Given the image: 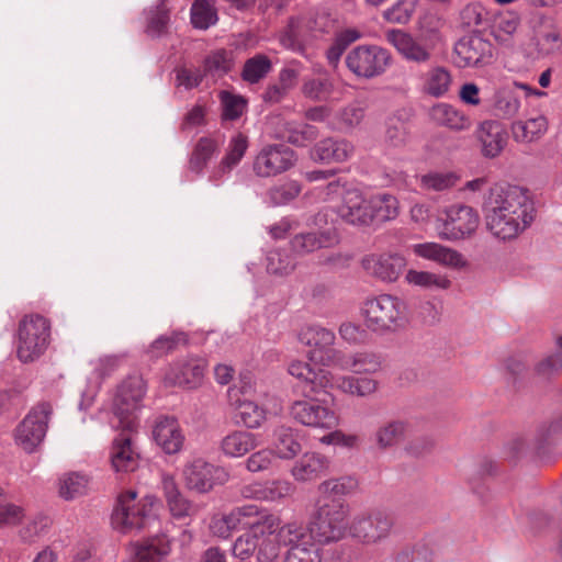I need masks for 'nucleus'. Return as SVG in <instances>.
Here are the masks:
<instances>
[{
	"instance_id": "nucleus-64",
	"label": "nucleus",
	"mask_w": 562,
	"mask_h": 562,
	"mask_svg": "<svg viewBox=\"0 0 562 562\" xmlns=\"http://www.w3.org/2000/svg\"><path fill=\"white\" fill-rule=\"evenodd\" d=\"M339 337L351 346L366 344L368 340L367 330L359 324L344 322L338 327Z\"/></svg>"
},
{
	"instance_id": "nucleus-3",
	"label": "nucleus",
	"mask_w": 562,
	"mask_h": 562,
	"mask_svg": "<svg viewBox=\"0 0 562 562\" xmlns=\"http://www.w3.org/2000/svg\"><path fill=\"white\" fill-rule=\"evenodd\" d=\"M158 505L159 501L154 495H146L137 501L135 491H125L117 497L111 516L112 526L122 533L144 529L156 520Z\"/></svg>"
},
{
	"instance_id": "nucleus-18",
	"label": "nucleus",
	"mask_w": 562,
	"mask_h": 562,
	"mask_svg": "<svg viewBox=\"0 0 562 562\" xmlns=\"http://www.w3.org/2000/svg\"><path fill=\"white\" fill-rule=\"evenodd\" d=\"M338 216L348 224L367 226L372 223L370 215V199L367 200L362 192L350 187L344 195V200L337 210Z\"/></svg>"
},
{
	"instance_id": "nucleus-25",
	"label": "nucleus",
	"mask_w": 562,
	"mask_h": 562,
	"mask_svg": "<svg viewBox=\"0 0 562 562\" xmlns=\"http://www.w3.org/2000/svg\"><path fill=\"white\" fill-rule=\"evenodd\" d=\"M476 133L482 146V154L487 158L497 157L507 144V132L497 121H484L480 124Z\"/></svg>"
},
{
	"instance_id": "nucleus-20",
	"label": "nucleus",
	"mask_w": 562,
	"mask_h": 562,
	"mask_svg": "<svg viewBox=\"0 0 562 562\" xmlns=\"http://www.w3.org/2000/svg\"><path fill=\"white\" fill-rule=\"evenodd\" d=\"M160 488L162 491L167 507L176 519L195 516L200 507L188 499L180 491L175 477L168 473L161 474Z\"/></svg>"
},
{
	"instance_id": "nucleus-13",
	"label": "nucleus",
	"mask_w": 562,
	"mask_h": 562,
	"mask_svg": "<svg viewBox=\"0 0 562 562\" xmlns=\"http://www.w3.org/2000/svg\"><path fill=\"white\" fill-rule=\"evenodd\" d=\"M441 237L456 241L471 237L477 229L480 217L477 212L469 205L453 204L445 207L441 217Z\"/></svg>"
},
{
	"instance_id": "nucleus-50",
	"label": "nucleus",
	"mask_w": 562,
	"mask_h": 562,
	"mask_svg": "<svg viewBox=\"0 0 562 562\" xmlns=\"http://www.w3.org/2000/svg\"><path fill=\"white\" fill-rule=\"evenodd\" d=\"M237 416L240 423L250 429H256L261 426L266 419V411L256 402L250 400H243L237 405Z\"/></svg>"
},
{
	"instance_id": "nucleus-34",
	"label": "nucleus",
	"mask_w": 562,
	"mask_h": 562,
	"mask_svg": "<svg viewBox=\"0 0 562 562\" xmlns=\"http://www.w3.org/2000/svg\"><path fill=\"white\" fill-rule=\"evenodd\" d=\"M335 91V82L326 72H318L316 76H307L301 86L302 95L314 102L328 101Z\"/></svg>"
},
{
	"instance_id": "nucleus-1",
	"label": "nucleus",
	"mask_w": 562,
	"mask_h": 562,
	"mask_svg": "<svg viewBox=\"0 0 562 562\" xmlns=\"http://www.w3.org/2000/svg\"><path fill=\"white\" fill-rule=\"evenodd\" d=\"M288 372L301 383L304 394L311 397L293 402L290 414L297 423L308 427L329 429L338 425L336 413L313 398L327 389H337L352 396L364 397L375 393L379 387V382L370 376L334 374L324 368L314 369L308 362L301 360L292 361Z\"/></svg>"
},
{
	"instance_id": "nucleus-42",
	"label": "nucleus",
	"mask_w": 562,
	"mask_h": 562,
	"mask_svg": "<svg viewBox=\"0 0 562 562\" xmlns=\"http://www.w3.org/2000/svg\"><path fill=\"white\" fill-rule=\"evenodd\" d=\"M491 109L496 116L514 117L520 109V100L508 89H497L491 99Z\"/></svg>"
},
{
	"instance_id": "nucleus-39",
	"label": "nucleus",
	"mask_w": 562,
	"mask_h": 562,
	"mask_svg": "<svg viewBox=\"0 0 562 562\" xmlns=\"http://www.w3.org/2000/svg\"><path fill=\"white\" fill-rule=\"evenodd\" d=\"M370 215H372V222L391 221L398 214V201L392 194H375L370 198Z\"/></svg>"
},
{
	"instance_id": "nucleus-15",
	"label": "nucleus",
	"mask_w": 562,
	"mask_h": 562,
	"mask_svg": "<svg viewBox=\"0 0 562 562\" xmlns=\"http://www.w3.org/2000/svg\"><path fill=\"white\" fill-rule=\"evenodd\" d=\"M361 267L371 278L393 283L403 274L406 259L397 252H372L362 257Z\"/></svg>"
},
{
	"instance_id": "nucleus-35",
	"label": "nucleus",
	"mask_w": 562,
	"mask_h": 562,
	"mask_svg": "<svg viewBox=\"0 0 562 562\" xmlns=\"http://www.w3.org/2000/svg\"><path fill=\"white\" fill-rule=\"evenodd\" d=\"M409 431L407 422L395 419L381 425L374 432V442L381 450L396 447Z\"/></svg>"
},
{
	"instance_id": "nucleus-43",
	"label": "nucleus",
	"mask_w": 562,
	"mask_h": 562,
	"mask_svg": "<svg viewBox=\"0 0 562 562\" xmlns=\"http://www.w3.org/2000/svg\"><path fill=\"white\" fill-rule=\"evenodd\" d=\"M89 476L80 472H70L59 479V495L66 501L85 495L89 488Z\"/></svg>"
},
{
	"instance_id": "nucleus-55",
	"label": "nucleus",
	"mask_w": 562,
	"mask_h": 562,
	"mask_svg": "<svg viewBox=\"0 0 562 562\" xmlns=\"http://www.w3.org/2000/svg\"><path fill=\"white\" fill-rule=\"evenodd\" d=\"M222 105V119L225 121H235L239 119L246 110L247 102L241 95L229 91L220 92Z\"/></svg>"
},
{
	"instance_id": "nucleus-12",
	"label": "nucleus",
	"mask_w": 562,
	"mask_h": 562,
	"mask_svg": "<svg viewBox=\"0 0 562 562\" xmlns=\"http://www.w3.org/2000/svg\"><path fill=\"white\" fill-rule=\"evenodd\" d=\"M182 479L189 491L206 494L215 485L226 483L228 473L223 468L214 465L203 458H194L184 464Z\"/></svg>"
},
{
	"instance_id": "nucleus-21",
	"label": "nucleus",
	"mask_w": 562,
	"mask_h": 562,
	"mask_svg": "<svg viewBox=\"0 0 562 562\" xmlns=\"http://www.w3.org/2000/svg\"><path fill=\"white\" fill-rule=\"evenodd\" d=\"M153 438L166 453H178L184 443V435L175 417H158L153 427Z\"/></svg>"
},
{
	"instance_id": "nucleus-57",
	"label": "nucleus",
	"mask_w": 562,
	"mask_h": 562,
	"mask_svg": "<svg viewBox=\"0 0 562 562\" xmlns=\"http://www.w3.org/2000/svg\"><path fill=\"white\" fill-rule=\"evenodd\" d=\"M520 24L519 15L513 11H508L499 15L495 29L494 37L502 44H509V38L517 31Z\"/></svg>"
},
{
	"instance_id": "nucleus-33",
	"label": "nucleus",
	"mask_w": 562,
	"mask_h": 562,
	"mask_svg": "<svg viewBox=\"0 0 562 562\" xmlns=\"http://www.w3.org/2000/svg\"><path fill=\"white\" fill-rule=\"evenodd\" d=\"M257 446V435L246 430H233L222 438L220 448L227 458H240Z\"/></svg>"
},
{
	"instance_id": "nucleus-5",
	"label": "nucleus",
	"mask_w": 562,
	"mask_h": 562,
	"mask_svg": "<svg viewBox=\"0 0 562 562\" xmlns=\"http://www.w3.org/2000/svg\"><path fill=\"white\" fill-rule=\"evenodd\" d=\"M361 313L367 327L380 334L403 328L408 319L406 303L391 294L367 299L361 307Z\"/></svg>"
},
{
	"instance_id": "nucleus-31",
	"label": "nucleus",
	"mask_w": 562,
	"mask_h": 562,
	"mask_svg": "<svg viewBox=\"0 0 562 562\" xmlns=\"http://www.w3.org/2000/svg\"><path fill=\"white\" fill-rule=\"evenodd\" d=\"M339 238L335 229H327L321 233H301L291 240L292 249L301 255L327 248L336 245Z\"/></svg>"
},
{
	"instance_id": "nucleus-6",
	"label": "nucleus",
	"mask_w": 562,
	"mask_h": 562,
	"mask_svg": "<svg viewBox=\"0 0 562 562\" xmlns=\"http://www.w3.org/2000/svg\"><path fill=\"white\" fill-rule=\"evenodd\" d=\"M350 516L348 503H316L310 519V536L313 541L329 544L345 538Z\"/></svg>"
},
{
	"instance_id": "nucleus-37",
	"label": "nucleus",
	"mask_w": 562,
	"mask_h": 562,
	"mask_svg": "<svg viewBox=\"0 0 562 562\" xmlns=\"http://www.w3.org/2000/svg\"><path fill=\"white\" fill-rule=\"evenodd\" d=\"M276 529L260 528L258 533L256 560L257 562H277L280 557L281 544L274 535Z\"/></svg>"
},
{
	"instance_id": "nucleus-63",
	"label": "nucleus",
	"mask_w": 562,
	"mask_h": 562,
	"mask_svg": "<svg viewBox=\"0 0 562 562\" xmlns=\"http://www.w3.org/2000/svg\"><path fill=\"white\" fill-rule=\"evenodd\" d=\"M315 541L289 549L284 562H321Z\"/></svg>"
},
{
	"instance_id": "nucleus-40",
	"label": "nucleus",
	"mask_w": 562,
	"mask_h": 562,
	"mask_svg": "<svg viewBox=\"0 0 562 562\" xmlns=\"http://www.w3.org/2000/svg\"><path fill=\"white\" fill-rule=\"evenodd\" d=\"M147 25L146 33L150 37H160L168 32L170 21V9L166 1H159L155 7L150 8L146 13Z\"/></svg>"
},
{
	"instance_id": "nucleus-4",
	"label": "nucleus",
	"mask_w": 562,
	"mask_h": 562,
	"mask_svg": "<svg viewBox=\"0 0 562 562\" xmlns=\"http://www.w3.org/2000/svg\"><path fill=\"white\" fill-rule=\"evenodd\" d=\"M50 322L45 316L38 313L23 315L14 336L16 358L22 363L41 358L50 344Z\"/></svg>"
},
{
	"instance_id": "nucleus-29",
	"label": "nucleus",
	"mask_w": 562,
	"mask_h": 562,
	"mask_svg": "<svg viewBox=\"0 0 562 562\" xmlns=\"http://www.w3.org/2000/svg\"><path fill=\"white\" fill-rule=\"evenodd\" d=\"M353 153V146L345 139L326 138L318 142L311 151L315 161L325 164L342 162Z\"/></svg>"
},
{
	"instance_id": "nucleus-17",
	"label": "nucleus",
	"mask_w": 562,
	"mask_h": 562,
	"mask_svg": "<svg viewBox=\"0 0 562 562\" xmlns=\"http://www.w3.org/2000/svg\"><path fill=\"white\" fill-rule=\"evenodd\" d=\"M456 64L459 67H482L493 59L492 44L480 35H469L454 46Z\"/></svg>"
},
{
	"instance_id": "nucleus-59",
	"label": "nucleus",
	"mask_w": 562,
	"mask_h": 562,
	"mask_svg": "<svg viewBox=\"0 0 562 562\" xmlns=\"http://www.w3.org/2000/svg\"><path fill=\"white\" fill-rule=\"evenodd\" d=\"M248 148V137L241 133L235 134L228 142L225 156L222 158L226 166L235 168Z\"/></svg>"
},
{
	"instance_id": "nucleus-30",
	"label": "nucleus",
	"mask_w": 562,
	"mask_h": 562,
	"mask_svg": "<svg viewBox=\"0 0 562 562\" xmlns=\"http://www.w3.org/2000/svg\"><path fill=\"white\" fill-rule=\"evenodd\" d=\"M430 120L442 127L453 131H465L471 127V119L449 103H437L429 111Z\"/></svg>"
},
{
	"instance_id": "nucleus-45",
	"label": "nucleus",
	"mask_w": 562,
	"mask_h": 562,
	"mask_svg": "<svg viewBox=\"0 0 562 562\" xmlns=\"http://www.w3.org/2000/svg\"><path fill=\"white\" fill-rule=\"evenodd\" d=\"M418 181L422 190L443 192L456 187L459 176L452 171H429L419 176Z\"/></svg>"
},
{
	"instance_id": "nucleus-38",
	"label": "nucleus",
	"mask_w": 562,
	"mask_h": 562,
	"mask_svg": "<svg viewBox=\"0 0 562 562\" xmlns=\"http://www.w3.org/2000/svg\"><path fill=\"white\" fill-rule=\"evenodd\" d=\"M217 149L218 145L214 139L201 137L189 159V170L201 176Z\"/></svg>"
},
{
	"instance_id": "nucleus-56",
	"label": "nucleus",
	"mask_w": 562,
	"mask_h": 562,
	"mask_svg": "<svg viewBox=\"0 0 562 562\" xmlns=\"http://www.w3.org/2000/svg\"><path fill=\"white\" fill-rule=\"evenodd\" d=\"M232 63L226 50H215L211 53L203 64L204 76L222 77L231 70Z\"/></svg>"
},
{
	"instance_id": "nucleus-52",
	"label": "nucleus",
	"mask_w": 562,
	"mask_h": 562,
	"mask_svg": "<svg viewBox=\"0 0 562 562\" xmlns=\"http://www.w3.org/2000/svg\"><path fill=\"white\" fill-rule=\"evenodd\" d=\"M296 267V261L288 250L274 249L267 256V271L276 276H286Z\"/></svg>"
},
{
	"instance_id": "nucleus-24",
	"label": "nucleus",
	"mask_w": 562,
	"mask_h": 562,
	"mask_svg": "<svg viewBox=\"0 0 562 562\" xmlns=\"http://www.w3.org/2000/svg\"><path fill=\"white\" fill-rule=\"evenodd\" d=\"M330 460L317 452H305L291 468V475L297 482H311L326 474Z\"/></svg>"
},
{
	"instance_id": "nucleus-22",
	"label": "nucleus",
	"mask_w": 562,
	"mask_h": 562,
	"mask_svg": "<svg viewBox=\"0 0 562 562\" xmlns=\"http://www.w3.org/2000/svg\"><path fill=\"white\" fill-rule=\"evenodd\" d=\"M334 367L353 374H375L382 369V358L369 350L349 353L341 350Z\"/></svg>"
},
{
	"instance_id": "nucleus-36",
	"label": "nucleus",
	"mask_w": 562,
	"mask_h": 562,
	"mask_svg": "<svg viewBox=\"0 0 562 562\" xmlns=\"http://www.w3.org/2000/svg\"><path fill=\"white\" fill-rule=\"evenodd\" d=\"M548 130L546 116L538 115L527 121H516L512 124L513 138L517 143H532L539 139Z\"/></svg>"
},
{
	"instance_id": "nucleus-8",
	"label": "nucleus",
	"mask_w": 562,
	"mask_h": 562,
	"mask_svg": "<svg viewBox=\"0 0 562 562\" xmlns=\"http://www.w3.org/2000/svg\"><path fill=\"white\" fill-rule=\"evenodd\" d=\"M395 519L391 512L373 508L356 515L349 526L350 536L363 544H378L389 538Z\"/></svg>"
},
{
	"instance_id": "nucleus-53",
	"label": "nucleus",
	"mask_w": 562,
	"mask_h": 562,
	"mask_svg": "<svg viewBox=\"0 0 562 562\" xmlns=\"http://www.w3.org/2000/svg\"><path fill=\"white\" fill-rule=\"evenodd\" d=\"M366 115V108L359 101H353L341 108L337 114L336 120L340 128L349 131L353 130L361 124Z\"/></svg>"
},
{
	"instance_id": "nucleus-26",
	"label": "nucleus",
	"mask_w": 562,
	"mask_h": 562,
	"mask_svg": "<svg viewBox=\"0 0 562 562\" xmlns=\"http://www.w3.org/2000/svg\"><path fill=\"white\" fill-rule=\"evenodd\" d=\"M295 491L294 485L286 480H274L266 483H254L245 486L241 494L246 498L265 502H278L291 496Z\"/></svg>"
},
{
	"instance_id": "nucleus-41",
	"label": "nucleus",
	"mask_w": 562,
	"mask_h": 562,
	"mask_svg": "<svg viewBox=\"0 0 562 562\" xmlns=\"http://www.w3.org/2000/svg\"><path fill=\"white\" fill-rule=\"evenodd\" d=\"M274 535L280 544L289 547V549L313 541V538L310 536V522L306 527L297 522H288L283 526L279 525Z\"/></svg>"
},
{
	"instance_id": "nucleus-19",
	"label": "nucleus",
	"mask_w": 562,
	"mask_h": 562,
	"mask_svg": "<svg viewBox=\"0 0 562 562\" xmlns=\"http://www.w3.org/2000/svg\"><path fill=\"white\" fill-rule=\"evenodd\" d=\"M206 362L202 358L190 357L173 363L166 381L172 385L194 389L202 383Z\"/></svg>"
},
{
	"instance_id": "nucleus-11",
	"label": "nucleus",
	"mask_w": 562,
	"mask_h": 562,
	"mask_svg": "<svg viewBox=\"0 0 562 562\" xmlns=\"http://www.w3.org/2000/svg\"><path fill=\"white\" fill-rule=\"evenodd\" d=\"M299 341L308 347L307 358L323 367H334L340 349L334 348L336 335L331 329L318 324L306 325L299 331Z\"/></svg>"
},
{
	"instance_id": "nucleus-46",
	"label": "nucleus",
	"mask_w": 562,
	"mask_h": 562,
	"mask_svg": "<svg viewBox=\"0 0 562 562\" xmlns=\"http://www.w3.org/2000/svg\"><path fill=\"white\" fill-rule=\"evenodd\" d=\"M190 15L193 27L207 30L218 20L215 9V0H194Z\"/></svg>"
},
{
	"instance_id": "nucleus-9",
	"label": "nucleus",
	"mask_w": 562,
	"mask_h": 562,
	"mask_svg": "<svg viewBox=\"0 0 562 562\" xmlns=\"http://www.w3.org/2000/svg\"><path fill=\"white\" fill-rule=\"evenodd\" d=\"M392 61L387 49L362 44L350 49L345 58L348 70L358 79H373L383 75Z\"/></svg>"
},
{
	"instance_id": "nucleus-27",
	"label": "nucleus",
	"mask_w": 562,
	"mask_h": 562,
	"mask_svg": "<svg viewBox=\"0 0 562 562\" xmlns=\"http://www.w3.org/2000/svg\"><path fill=\"white\" fill-rule=\"evenodd\" d=\"M386 40L408 61L426 63L430 58V52L412 35L402 30H391L386 33Z\"/></svg>"
},
{
	"instance_id": "nucleus-28",
	"label": "nucleus",
	"mask_w": 562,
	"mask_h": 562,
	"mask_svg": "<svg viewBox=\"0 0 562 562\" xmlns=\"http://www.w3.org/2000/svg\"><path fill=\"white\" fill-rule=\"evenodd\" d=\"M357 487L358 482L352 476H340L325 480L317 486L318 497L316 503H347V501L344 499V496L353 493Z\"/></svg>"
},
{
	"instance_id": "nucleus-16",
	"label": "nucleus",
	"mask_w": 562,
	"mask_h": 562,
	"mask_svg": "<svg viewBox=\"0 0 562 562\" xmlns=\"http://www.w3.org/2000/svg\"><path fill=\"white\" fill-rule=\"evenodd\" d=\"M226 515L231 528H234L235 531L243 529L255 531L262 527L272 530L281 524L277 515L252 504L234 507Z\"/></svg>"
},
{
	"instance_id": "nucleus-60",
	"label": "nucleus",
	"mask_w": 562,
	"mask_h": 562,
	"mask_svg": "<svg viewBox=\"0 0 562 562\" xmlns=\"http://www.w3.org/2000/svg\"><path fill=\"white\" fill-rule=\"evenodd\" d=\"M417 1L398 0L394 5L384 11L383 16L391 23L406 24L416 9Z\"/></svg>"
},
{
	"instance_id": "nucleus-23",
	"label": "nucleus",
	"mask_w": 562,
	"mask_h": 562,
	"mask_svg": "<svg viewBox=\"0 0 562 562\" xmlns=\"http://www.w3.org/2000/svg\"><path fill=\"white\" fill-rule=\"evenodd\" d=\"M132 430H124L114 439L111 463L116 472H132L138 467V452L133 442Z\"/></svg>"
},
{
	"instance_id": "nucleus-61",
	"label": "nucleus",
	"mask_w": 562,
	"mask_h": 562,
	"mask_svg": "<svg viewBox=\"0 0 562 562\" xmlns=\"http://www.w3.org/2000/svg\"><path fill=\"white\" fill-rule=\"evenodd\" d=\"M490 19V12L482 3L473 2L467 4L460 12V20L465 27H477L485 24Z\"/></svg>"
},
{
	"instance_id": "nucleus-58",
	"label": "nucleus",
	"mask_w": 562,
	"mask_h": 562,
	"mask_svg": "<svg viewBox=\"0 0 562 562\" xmlns=\"http://www.w3.org/2000/svg\"><path fill=\"white\" fill-rule=\"evenodd\" d=\"M259 530L240 535L232 546V555L240 561L248 560L256 554Z\"/></svg>"
},
{
	"instance_id": "nucleus-32",
	"label": "nucleus",
	"mask_w": 562,
	"mask_h": 562,
	"mask_svg": "<svg viewBox=\"0 0 562 562\" xmlns=\"http://www.w3.org/2000/svg\"><path fill=\"white\" fill-rule=\"evenodd\" d=\"M302 450L296 431L289 426L280 425L272 432V448L274 456L282 460L295 458Z\"/></svg>"
},
{
	"instance_id": "nucleus-2",
	"label": "nucleus",
	"mask_w": 562,
	"mask_h": 562,
	"mask_svg": "<svg viewBox=\"0 0 562 562\" xmlns=\"http://www.w3.org/2000/svg\"><path fill=\"white\" fill-rule=\"evenodd\" d=\"M483 212L486 229L503 241L516 239L536 217L529 190L508 183H497L490 189L483 203Z\"/></svg>"
},
{
	"instance_id": "nucleus-51",
	"label": "nucleus",
	"mask_w": 562,
	"mask_h": 562,
	"mask_svg": "<svg viewBox=\"0 0 562 562\" xmlns=\"http://www.w3.org/2000/svg\"><path fill=\"white\" fill-rule=\"evenodd\" d=\"M408 139L405 123L395 116L387 117L383 136L384 144L392 148H402L407 145Z\"/></svg>"
},
{
	"instance_id": "nucleus-10",
	"label": "nucleus",
	"mask_w": 562,
	"mask_h": 562,
	"mask_svg": "<svg viewBox=\"0 0 562 562\" xmlns=\"http://www.w3.org/2000/svg\"><path fill=\"white\" fill-rule=\"evenodd\" d=\"M145 382L138 375L123 381L114 395L112 412L117 422H112L115 428L133 430L135 427L134 413L145 395Z\"/></svg>"
},
{
	"instance_id": "nucleus-14",
	"label": "nucleus",
	"mask_w": 562,
	"mask_h": 562,
	"mask_svg": "<svg viewBox=\"0 0 562 562\" xmlns=\"http://www.w3.org/2000/svg\"><path fill=\"white\" fill-rule=\"evenodd\" d=\"M296 155L283 144L263 146L256 155L252 170L257 177L270 178L288 171L295 165Z\"/></svg>"
},
{
	"instance_id": "nucleus-49",
	"label": "nucleus",
	"mask_w": 562,
	"mask_h": 562,
	"mask_svg": "<svg viewBox=\"0 0 562 562\" xmlns=\"http://www.w3.org/2000/svg\"><path fill=\"white\" fill-rule=\"evenodd\" d=\"M451 82L450 72L443 67H436L427 75L425 91L431 97L440 98L449 91Z\"/></svg>"
},
{
	"instance_id": "nucleus-44",
	"label": "nucleus",
	"mask_w": 562,
	"mask_h": 562,
	"mask_svg": "<svg viewBox=\"0 0 562 562\" xmlns=\"http://www.w3.org/2000/svg\"><path fill=\"white\" fill-rule=\"evenodd\" d=\"M405 280L427 290H447L451 286V280L447 276L429 271L408 270Z\"/></svg>"
},
{
	"instance_id": "nucleus-47",
	"label": "nucleus",
	"mask_w": 562,
	"mask_h": 562,
	"mask_svg": "<svg viewBox=\"0 0 562 562\" xmlns=\"http://www.w3.org/2000/svg\"><path fill=\"white\" fill-rule=\"evenodd\" d=\"M169 546L161 539H151L134 546L136 562H157L169 553Z\"/></svg>"
},
{
	"instance_id": "nucleus-48",
	"label": "nucleus",
	"mask_w": 562,
	"mask_h": 562,
	"mask_svg": "<svg viewBox=\"0 0 562 562\" xmlns=\"http://www.w3.org/2000/svg\"><path fill=\"white\" fill-rule=\"evenodd\" d=\"M272 69L270 59L262 54H257L244 64L241 77L249 83H257Z\"/></svg>"
},
{
	"instance_id": "nucleus-7",
	"label": "nucleus",
	"mask_w": 562,
	"mask_h": 562,
	"mask_svg": "<svg viewBox=\"0 0 562 562\" xmlns=\"http://www.w3.org/2000/svg\"><path fill=\"white\" fill-rule=\"evenodd\" d=\"M52 415L50 403L40 402L34 405L13 430L15 445L26 453H33L46 437Z\"/></svg>"
},
{
	"instance_id": "nucleus-54",
	"label": "nucleus",
	"mask_w": 562,
	"mask_h": 562,
	"mask_svg": "<svg viewBox=\"0 0 562 562\" xmlns=\"http://www.w3.org/2000/svg\"><path fill=\"white\" fill-rule=\"evenodd\" d=\"M188 341L184 333H171L161 335L155 339L148 347L147 352L155 358L162 357L173 351L179 345H186Z\"/></svg>"
},
{
	"instance_id": "nucleus-62",
	"label": "nucleus",
	"mask_w": 562,
	"mask_h": 562,
	"mask_svg": "<svg viewBox=\"0 0 562 562\" xmlns=\"http://www.w3.org/2000/svg\"><path fill=\"white\" fill-rule=\"evenodd\" d=\"M301 192V187L295 181L271 188L268 196L273 205H283L294 200Z\"/></svg>"
}]
</instances>
